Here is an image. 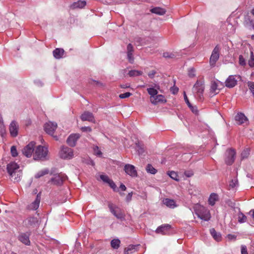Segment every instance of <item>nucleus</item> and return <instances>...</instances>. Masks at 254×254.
<instances>
[{
    "mask_svg": "<svg viewBox=\"0 0 254 254\" xmlns=\"http://www.w3.org/2000/svg\"><path fill=\"white\" fill-rule=\"evenodd\" d=\"M67 179V176L64 173H56L50 178L49 183L57 186H61L64 182Z\"/></svg>",
    "mask_w": 254,
    "mask_h": 254,
    "instance_id": "1",
    "label": "nucleus"
},
{
    "mask_svg": "<svg viewBox=\"0 0 254 254\" xmlns=\"http://www.w3.org/2000/svg\"><path fill=\"white\" fill-rule=\"evenodd\" d=\"M195 214L199 218L204 221H209L211 218L209 211L203 206L196 207Z\"/></svg>",
    "mask_w": 254,
    "mask_h": 254,
    "instance_id": "2",
    "label": "nucleus"
},
{
    "mask_svg": "<svg viewBox=\"0 0 254 254\" xmlns=\"http://www.w3.org/2000/svg\"><path fill=\"white\" fill-rule=\"evenodd\" d=\"M110 212L118 219L121 221L125 220V214L121 208L114 205L112 203L109 202L108 204Z\"/></svg>",
    "mask_w": 254,
    "mask_h": 254,
    "instance_id": "3",
    "label": "nucleus"
},
{
    "mask_svg": "<svg viewBox=\"0 0 254 254\" xmlns=\"http://www.w3.org/2000/svg\"><path fill=\"white\" fill-rule=\"evenodd\" d=\"M47 148L41 145L38 146L33 155L34 159L39 160L45 159L47 155Z\"/></svg>",
    "mask_w": 254,
    "mask_h": 254,
    "instance_id": "4",
    "label": "nucleus"
},
{
    "mask_svg": "<svg viewBox=\"0 0 254 254\" xmlns=\"http://www.w3.org/2000/svg\"><path fill=\"white\" fill-rule=\"evenodd\" d=\"M204 89V86L203 83L200 81L197 80L193 87L192 91L195 94V96H197L201 100L203 96Z\"/></svg>",
    "mask_w": 254,
    "mask_h": 254,
    "instance_id": "5",
    "label": "nucleus"
},
{
    "mask_svg": "<svg viewBox=\"0 0 254 254\" xmlns=\"http://www.w3.org/2000/svg\"><path fill=\"white\" fill-rule=\"evenodd\" d=\"M220 47L216 45L212 51L211 55L209 60V63L211 66H215L216 62L219 58Z\"/></svg>",
    "mask_w": 254,
    "mask_h": 254,
    "instance_id": "6",
    "label": "nucleus"
},
{
    "mask_svg": "<svg viewBox=\"0 0 254 254\" xmlns=\"http://www.w3.org/2000/svg\"><path fill=\"white\" fill-rule=\"evenodd\" d=\"M224 87V84L218 81L216 82L215 81H212L211 83L210 92L211 94L213 95L219 93L220 90Z\"/></svg>",
    "mask_w": 254,
    "mask_h": 254,
    "instance_id": "7",
    "label": "nucleus"
},
{
    "mask_svg": "<svg viewBox=\"0 0 254 254\" xmlns=\"http://www.w3.org/2000/svg\"><path fill=\"white\" fill-rule=\"evenodd\" d=\"M61 157L63 159H71L73 156V150L67 146H63L60 152Z\"/></svg>",
    "mask_w": 254,
    "mask_h": 254,
    "instance_id": "8",
    "label": "nucleus"
},
{
    "mask_svg": "<svg viewBox=\"0 0 254 254\" xmlns=\"http://www.w3.org/2000/svg\"><path fill=\"white\" fill-rule=\"evenodd\" d=\"M235 156L236 152L235 150L233 149L227 150L226 152L225 163L228 165H231L235 161Z\"/></svg>",
    "mask_w": 254,
    "mask_h": 254,
    "instance_id": "9",
    "label": "nucleus"
},
{
    "mask_svg": "<svg viewBox=\"0 0 254 254\" xmlns=\"http://www.w3.org/2000/svg\"><path fill=\"white\" fill-rule=\"evenodd\" d=\"M240 78V76H237L236 75H231L228 76L225 82V85L226 87L229 88H232L235 87L237 84V79Z\"/></svg>",
    "mask_w": 254,
    "mask_h": 254,
    "instance_id": "10",
    "label": "nucleus"
},
{
    "mask_svg": "<svg viewBox=\"0 0 254 254\" xmlns=\"http://www.w3.org/2000/svg\"><path fill=\"white\" fill-rule=\"evenodd\" d=\"M36 144L35 141H31L22 150L23 154L27 157H30L33 153L34 147Z\"/></svg>",
    "mask_w": 254,
    "mask_h": 254,
    "instance_id": "11",
    "label": "nucleus"
},
{
    "mask_svg": "<svg viewBox=\"0 0 254 254\" xmlns=\"http://www.w3.org/2000/svg\"><path fill=\"white\" fill-rule=\"evenodd\" d=\"M82 121H88L92 123H95V119L93 114L89 111L84 112L80 117Z\"/></svg>",
    "mask_w": 254,
    "mask_h": 254,
    "instance_id": "12",
    "label": "nucleus"
},
{
    "mask_svg": "<svg viewBox=\"0 0 254 254\" xmlns=\"http://www.w3.org/2000/svg\"><path fill=\"white\" fill-rule=\"evenodd\" d=\"M9 130L11 136L13 137L17 136L19 130V125L18 123L15 121H12L9 125Z\"/></svg>",
    "mask_w": 254,
    "mask_h": 254,
    "instance_id": "13",
    "label": "nucleus"
},
{
    "mask_svg": "<svg viewBox=\"0 0 254 254\" xmlns=\"http://www.w3.org/2000/svg\"><path fill=\"white\" fill-rule=\"evenodd\" d=\"M124 170L126 173L132 177H136L137 176V171L135 167L129 164L125 165Z\"/></svg>",
    "mask_w": 254,
    "mask_h": 254,
    "instance_id": "14",
    "label": "nucleus"
},
{
    "mask_svg": "<svg viewBox=\"0 0 254 254\" xmlns=\"http://www.w3.org/2000/svg\"><path fill=\"white\" fill-rule=\"evenodd\" d=\"M80 137V135L79 133L71 134L67 138L66 142L70 146L74 147Z\"/></svg>",
    "mask_w": 254,
    "mask_h": 254,
    "instance_id": "15",
    "label": "nucleus"
},
{
    "mask_svg": "<svg viewBox=\"0 0 254 254\" xmlns=\"http://www.w3.org/2000/svg\"><path fill=\"white\" fill-rule=\"evenodd\" d=\"M171 229V226L168 224H163L159 226L156 230L155 232L157 234H161L162 235H167L169 233V231Z\"/></svg>",
    "mask_w": 254,
    "mask_h": 254,
    "instance_id": "16",
    "label": "nucleus"
},
{
    "mask_svg": "<svg viewBox=\"0 0 254 254\" xmlns=\"http://www.w3.org/2000/svg\"><path fill=\"white\" fill-rule=\"evenodd\" d=\"M25 225L29 228H35L39 225V221L37 217H30L25 220Z\"/></svg>",
    "mask_w": 254,
    "mask_h": 254,
    "instance_id": "17",
    "label": "nucleus"
},
{
    "mask_svg": "<svg viewBox=\"0 0 254 254\" xmlns=\"http://www.w3.org/2000/svg\"><path fill=\"white\" fill-rule=\"evenodd\" d=\"M49 135H50L53 137L55 140H58L59 138L58 136L54 135V131L57 128V124L55 122H49Z\"/></svg>",
    "mask_w": 254,
    "mask_h": 254,
    "instance_id": "18",
    "label": "nucleus"
},
{
    "mask_svg": "<svg viewBox=\"0 0 254 254\" xmlns=\"http://www.w3.org/2000/svg\"><path fill=\"white\" fill-rule=\"evenodd\" d=\"M133 48L131 44H128L127 46V59L130 64L134 62V58L133 56Z\"/></svg>",
    "mask_w": 254,
    "mask_h": 254,
    "instance_id": "19",
    "label": "nucleus"
},
{
    "mask_svg": "<svg viewBox=\"0 0 254 254\" xmlns=\"http://www.w3.org/2000/svg\"><path fill=\"white\" fill-rule=\"evenodd\" d=\"M7 171L9 174L14 173L15 172L19 171V165L15 162H10L7 165Z\"/></svg>",
    "mask_w": 254,
    "mask_h": 254,
    "instance_id": "20",
    "label": "nucleus"
},
{
    "mask_svg": "<svg viewBox=\"0 0 254 254\" xmlns=\"http://www.w3.org/2000/svg\"><path fill=\"white\" fill-rule=\"evenodd\" d=\"M153 99H150V101L152 104L155 105H157L158 103H165L167 102V100L165 98L164 96L161 94H157Z\"/></svg>",
    "mask_w": 254,
    "mask_h": 254,
    "instance_id": "21",
    "label": "nucleus"
},
{
    "mask_svg": "<svg viewBox=\"0 0 254 254\" xmlns=\"http://www.w3.org/2000/svg\"><path fill=\"white\" fill-rule=\"evenodd\" d=\"M41 198V192H39L37 195L36 199L34 201L28 205V209L30 210H36L39 206Z\"/></svg>",
    "mask_w": 254,
    "mask_h": 254,
    "instance_id": "22",
    "label": "nucleus"
},
{
    "mask_svg": "<svg viewBox=\"0 0 254 254\" xmlns=\"http://www.w3.org/2000/svg\"><path fill=\"white\" fill-rule=\"evenodd\" d=\"M244 24L246 27L250 30L254 29V22L249 15L245 16Z\"/></svg>",
    "mask_w": 254,
    "mask_h": 254,
    "instance_id": "23",
    "label": "nucleus"
},
{
    "mask_svg": "<svg viewBox=\"0 0 254 254\" xmlns=\"http://www.w3.org/2000/svg\"><path fill=\"white\" fill-rule=\"evenodd\" d=\"M22 175V173L21 170L15 172L14 173H11L10 174H9L11 181H13L14 182H18L20 181Z\"/></svg>",
    "mask_w": 254,
    "mask_h": 254,
    "instance_id": "24",
    "label": "nucleus"
},
{
    "mask_svg": "<svg viewBox=\"0 0 254 254\" xmlns=\"http://www.w3.org/2000/svg\"><path fill=\"white\" fill-rule=\"evenodd\" d=\"M247 118L243 113H239L235 116V121L237 124L242 125L247 121Z\"/></svg>",
    "mask_w": 254,
    "mask_h": 254,
    "instance_id": "25",
    "label": "nucleus"
},
{
    "mask_svg": "<svg viewBox=\"0 0 254 254\" xmlns=\"http://www.w3.org/2000/svg\"><path fill=\"white\" fill-rule=\"evenodd\" d=\"M60 243L58 241L54 239L49 238V250H50L52 252L53 250L52 249L57 250L58 249Z\"/></svg>",
    "mask_w": 254,
    "mask_h": 254,
    "instance_id": "26",
    "label": "nucleus"
},
{
    "mask_svg": "<svg viewBox=\"0 0 254 254\" xmlns=\"http://www.w3.org/2000/svg\"><path fill=\"white\" fill-rule=\"evenodd\" d=\"M86 2L84 0H78L73 2L70 6V8L72 9L76 8H81L85 6Z\"/></svg>",
    "mask_w": 254,
    "mask_h": 254,
    "instance_id": "27",
    "label": "nucleus"
},
{
    "mask_svg": "<svg viewBox=\"0 0 254 254\" xmlns=\"http://www.w3.org/2000/svg\"><path fill=\"white\" fill-rule=\"evenodd\" d=\"M18 239L20 242H21L25 245H29L30 244V242L29 240V236L27 234L22 233L20 234L19 236Z\"/></svg>",
    "mask_w": 254,
    "mask_h": 254,
    "instance_id": "28",
    "label": "nucleus"
},
{
    "mask_svg": "<svg viewBox=\"0 0 254 254\" xmlns=\"http://www.w3.org/2000/svg\"><path fill=\"white\" fill-rule=\"evenodd\" d=\"M184 99H185L186 103H187V104L188 105V107L190 108V109L191 112L195 114V115L198 114V111L197 109L196 106H192L190 104L185 92H184Z\"/></svg>",
    "mask_w": 254,
    "mask_h": 254,
    "instance_id": "29",
    "label": "nucleus"
},
{
    "mask_svg": "<svg viewBox=\"0 0 254 254\" xmlns=\"http://www.w3.org/2000/svg\"><path fill=\"white\" fill-rule=\"evenodd\" d=\"M163 203L170 208H174L177 205L174 199L170 198H164Z\"/></svg>",
    "mask_w": 254,
    "mask_h": 254,
    "instance_id": "30",
    "label": "nucleus"
},
{
    "mask_svg": "<svg viewBox=\"0 0 254 254\" xmlns=\"http://www.w3.org/2000/svg\"><path fill=\"white\" fill-rule=\"evenodd\" d=\"M64 50L63 49L57 48L53 51V56L57 59H60L63 58L64 54Z\"/></svg>",
    "mask_w": 254,
    "mask_h": 254,
    "instance_id": "31",
    "label": "nucleus"
},
{
    "mask_svg": "<svg viewBox=\"0 0 254 254\" xmlns=\"http://www.w3.org/2000/svg\"><path fill=\"white\" fill-rule=\"evenodd\" d=\"M150 11L152 13H155L156 14L159 15H163L165 14L166 11L165 9L160 7H156L152 8L150 10Z\"/></svg>",
    "mask_w": 254,
    "mask_h": 254,
    "instance_id": "32",
    "label": "nucleus"
},
{
    "mask_svg": "<svg viewBox=\"0 0 254 254\" xmlns=\"http://www.w3.org/2000/svg\"><path fill=\"white\" fill-rule=\"evenodd\" d=\"M210 232L212 237L217 241H219L221 240V235L220 233L216 231L214 228L210 229Z\"/></svg>",
    "mask_w": 254,
    "mask_h": 254,
    "instance_id": "33",
    "label": "nucleus"
},
{
    "mask_svg": "<svg viewBox=\"0 0 254 254\" xmlns=\"http://www.w3.org/2000/svg\"><path fill=\"white\" fill-rule=\"evenodd\" d=\"M218 199V195L215 193H212L210 194L209 199L208 202L210 205L213 206L215 204L216 201Z\"/></svg>",
    "mask_w": 254,
    "mask_h": 254,
    "instance_id": "34",
    "label": "nucleus"
},
{
    "mask_svg": "<svg viewBox=\"0 0 254 254\" xmlns=\"http://www.w3.org/2000/svg\"><path fill=\"white\" fill-rule=\"evenodd\" d=\"M121 241L119 239H114L111 241V246L114 249H118L120 246Z\"/></svg>",
    "mask_w": 254,
    "mask_h": 254,
    "instance_id": "35",
    "label": "nucleus"
},
{
    "mask_svg": "<svg viewBox=\"0 0 254 254\" xmlns=\"http://www.w3.org/2000/svg\"><path fill=\"white\" fill-rule=\"evenodd\" d=\"M148 93L151 96L150 99H152L157 94L158 91L154 88H148L147 89Z\"/></svg>",
    "mask_w": 254,
    "mask_h": 254,
    "instance_id": "36",
    "label": "nucleus"
},
{
    "mask_svg": "<svg viewBox=\"0 0 254 254\" xmlns=\"http://www.w3.org/2000/svg\"><path fill=\"white\" fill-rule=\"evenodd\" d=\"M143 73L142 71L137 70H131L128 72V75L130 77L137 76L142 75Z\"/></svg>",
    "mask_w": 254,
    "mask_h": 254,
    "instance_id": "37",
    "label": "nucleus"
},
{
    "mask_svg": "<svg viewBox=\"0 0 254 254\" xmlns=\"http://www.w3.org/2000/svg\"><path fill=\"white\" fill-rule=\"evenodd\" d=\"M146 171L151 174H155L157 171L151 164H148L146 167Z\"/></svg>",
    "mask_w": 254,
    "mask_h": 254,
    "instance_id": "38",
    "label": "nucleus"
},
{
    "mask_svg": "<svg viewBox=\"0 0 254 254\" xmlns=\"http://www.w3.org/2000/svg\"><path fill=\"white\" fill-rule=\"evenodd\" d=\"M238 222L240 223L246 222L247 217L242 212L240 211L238 213Z\"/></svg>",
    "mask_w": 254,
    "mask_h": 254,
    "instance_id": "39",
    "label": "nucleus"
},
{
    "mask_svg": "<svg viewBox=\"0 0 254 254\" xmlns=\"http://www.w3.org/2000/svg\"><path fill=\"white\" fill-rule=\"evenodd\" d=\"M136 149L137 150L138 153L139 155H142L144 152V150L143 148V145H141L139 143V142H136Z\"/></svg>",
    "mask_w": 254,
    "mask_h": 254,
    "instance_id": "40",
    "label": "nucleus"
},
{
    "mask_svg": "<svg viewBox=\"0 0 254 254\" xmlns=\"http://www.w3.org/2000/svg\"><path fill=\"white\" fill-rule=\"evenodd\" d=\"M136 247V246L133 245H129L128 247L124 249V254H128L129 253H132V250H134Z\"/></svg>",
    "mask_w": 254,
    "mask_h": 254,
    "instance_id": "41",
    "label": "nucleus"
},
{
    "mask_svg": "<svg viewBox=\"0 0 254 254\" xmlns=\"http://www.w3.org/2000/svg\"><path fill=\"white\" fill-rule=\"evenodd\" d=\"M168 175L173 180L179 181V179L177 173L174 171H170L168 173Z\"/></svg>",
    "mask_w": 254,
    "mask_h": 254,
    "instance_id": "42",
    "label": "nucleus"
},
{
    "mask_svg": "<svg viewBox=\"0 0 254 254\" xmlns=\"http://www.w3.org/2000/svg\"><path fill=\"white\" fill-rule=\"evenodd\" d=\"M88 83L90 84L95 85L99 87H102L104 86L102 82L99 81L93 80L92 79H89Z\"/></svg>",
    "mask_w": 254,
    "mask_h": 254,
    "instance_id": "43",
    "label": "nucleus"
},
{
    "mask_svg": "<svg viewBox=\"0 0 254 254\" xmlns=\"http://www.w3.org/2000/svg\"><path fill=\"white\" fill-rule=\"evenodd\" d=\"M248 64L251 67H254V55L252 51L251 52L250 59L249 60Z\"/></svg>",
    "mask_w": 254,
    "mask_h": 254,
    "instance_id": "44",
    "label": "nucleus"
},
{
    "mask_svg": "<svg viewBox=\"0 0 254 254\" xmlns=\"http://www.w3.org/2000/svg\"><path fill=\"white\" fill-rule=\"evenodd\" d=\"M47 174H48V171L47 170L40 171L35 175V177L36 178H40Z\"/></svg>",
    "mask_w": 254,
    "mask_h": 254,
    "instance_id": "45",
    "label": "nucleus"
},
{
    "mask_svg": "<svg viewBox=\"0 0 254 254\" xmlns=\"http://www.w3.org/2000/svg\"><path fill=\"white\" fill-rule=\"evenodd\" d=\"M163 57L165 58H175L176 57V55L175 54L169 52H165L163 53Z\"/></svg>",
    "mask_w": 254,
    "mask_h": 254,
    "instance_id": "46",
    "label": "nucleus"
},
{
    "mask_svg": "<svg viewBox=\"0 0 254 254\" xmlns=\"http://www.w3.org/2000/svg\"><path fill=\"white\" fill-rule=\"evenodd\" d=\"M108 184L114 190V191H118V190L117 189V186L113 180L111 179L109 183H108Z\"/></svg>",
    "mask_w": 254,
    "mask_h": 254,
    "instance_id": "47",
    "label": "nucleus"
},
{
    "mask_svg": "<svg viewBox=\"0 0 254 254\" xmlns=\"http://www.w3.org/2000/svg\"><path fill=\"white\" fill-rule=\"evenodd\" d=\"M248 85L249 87V89L252 93L254 97V82L252 81H249L248 82Z\"/></svg>",
    "mask_w": 254,
    "mask_h": 254,
    "instance_id": "48",
    "label": "nucleus"
},
{
    "mask_svg": "<svg viewBox=\"0 0 254 254\" xmlns=\"http://www.w3.org/2000/svg\"><path fill=\"white\" fill-rule=\"evenodd\" d=\"M249 150L248 149H245L241 153V157L243 159L247 158L249 155Z\"/></svg>",
    "mask_w": 254,
    "mask_h": 254,
    "instance_id": "49",
    "label": "nucleus"
},
{
    "mask_svg": "<svg viewBox=\"0 0 254 254\" xmlns=\"http://www.w3.org/2000/svg\"><path fill=\"white\" fill-rule=\"evenodd\" d=\"M100 178L101 180H102L104 183H109L110 180H111L107 175H101L100 176Z\"/></svg>",
    "mask_w": 254,
    "mask_h": 254,
    "instance_id": "50",
    "label": "nucleus"
},
{
    "mask_svg": "<svg viewBox=\"0 0 254 254\" xmlns=\"http://www.w3.org/2000/svg\"><path fill=\"white\" fill-rule=\"evenodd\" d=\"M10 152H11V155L13 157H16L18 155L16 148L15 146H11V149H10Z\"/></svg>",
    "mask_w": 254,
    "mask_h": 254,
    "instance_id": "51",
    "label": "nucleus"
},
{
    "mask_svg": "<svg viewBox=\"0 0 254 254\" xmlns=\"http://www.w3.org/2000/svg\"><path fill=\"white\" fill-rule=\"evenodd\" d=\"M93 150L94 153L98 156H100L102 154L101 151L99 150L98 146H94L93 147Z\"/></svg>",
    "mask_w": 254,
    "mask_h": 254,
    "instance_id": "52",
    "label": "nucleus"
},
{
    "mask_svg": "<svg viewBox=\"0 0 254 254\" xmlns=\"http://www.w3.org/2000/svg\"><path fill=\"white\" fill-rule=\"evenodd\" d=\"M131 95V93H130V92H126V93H123V94H121L119 95V97L121 99H124V98H128V97H129Z\"/></svg>",
    "mask_w": 254,
    "mask_h": 254,
    "instance_id": "53",
    "label": "nucleus"
},
{
    "mask_svg": "<svg viewBox=\"0 0 254 254\" xmlns=\"http://www.w3.org/2000/svg\"><path fill=\"white\" fill-rule=\"evenodd\" d=\"M239 64L241 65L244 66L246 65V61L245 59L243 58V56L240 55L239 58Z\"/></svg>",
    "mask_w": 254,
    "mask_h": 254,
    "instance_id": "54",
    "label": "nucleus"
},
{
    "mask_svg": "<svg viewBox=\"0 0 254 254\" xmlns=\"http://www.w3.org/2000/svg\"><path fill=\"white\" fill-rule=\"evenodd\" d=\"M81 130L83 132H91L92 129L90 127H81Z\"/></svg>",
    "mask_w": 254,
    "mask_h": 254,
    "instance_id": "55",
    "label": "nucleus"
},
{
    "mask_svg": "<svg viewBox=\"0 0 254 254\" xmlns=\"http://www.w3.org/2000/svg\"><path fill=\"white\" fill-rule=\"evenodd\" d=\"M241 254H248L247 251V247L245 245H242L241 247Z\"/></svg>",
    "mask_w": 254,
    "mask_h": 254,
    "instance_id": "56",
    "label": "nucleus"
},
{
    "mask_svg": "<svg viewBox=\"0 0 254 254\" xmlns=\"http://www.w3.org/2000/svg\"><path fill=\"white\" fill-rule=\"evenodd\" d=\"M170 91L172 94H176L178 92L179 88L177 87L174 86L171 88Z\"/></svg>",
    "mask_w": 254,
    "mask_h": 254,
    "instance_id": "57",
    "label": "nucleus"
},
{
    "mask_svg": "<svg viewBox=\"0 0 254 254\" xmlns=\"http://www.w3.org/2000/svg\"><path fill=\"white\" fill-rule=\"evenodd\" d=\"M156 71L155 70H151L148 73V76L151 79H153L156 73Z\"/></svg>",
    "mask_w": 254,
    "mask_h": 254,
    "instance_id": "58",
    "label": "nucleus"
},
{
    "mask_svg": "<svg viewBox=\"0 0 254 254\" xmlns=\"http://www.w3.org/2000/svg\"><path fill=\"white\" fill-rule=\"evenodd\" d=\"M5 132V128L3 124H0V133L2 135Z\"/></svg>",
    "mask_w": 254,
    "mask_h": 254,
    "instance_id": "59",
    "label": "nucleus"
},
{
    "mask_svg": "<svg viewBox=\"0 0 254 254\" xmlns=\"http://www.w3.org/2000/svg\"><path fill=\"white\" fill-rule=\"evenodd\" d=\"M237 182V181L235 180H231V182L229 183V187L230 188H234L236 186V183Z\"/></svg>",
    "mask_w": 254,
    "mask_h": 254,
    "instance_id": "60",
    "label": "nucleus"
},
{
    "mask_svg": "<svg viewBox=\"0 0 254 254\" xmlns=\"http://www.w3.org/2000/svg\"><path fill=\"white\" fill-rule=\"evenodd\" d=\"M132 196V192H129L126 196V200L127 202H128L131 200Z\"/></svg>",
    "mask_w": 254,
    "mask_h": 254,
    "instance_id": "61",
    "label": "nucleus"
},
{
    "mask_svg": "<svg viewBox=\"0 0 254 254\" xmlns=\"http://www.w3.org/2000/svg\"><path fill=\"white\" fill-rule=\"evenodd\" d=\"M184 174L187 177H190L193 175V173L191 171H187L185 172Z\"/></svg>",
    "mask_w": 254,
    "mask_h": 254,
    "instance_id": "62",
    "label": "nucleus"
},
{
    "mask_svg": "<svg viewBox=\"0 0 254 254\" xmlns=\"http://www.w3.org/2000/svg\"><path fill=\"white\" fill-rule=\"evenodd\" d=\"M189 76L190 77H193L195 76V70L194 69H191L189 71Z\"/></svg>",
    "mask_w": 254,
    "mask_h": 254,
    "instance_id": "63",
    "label": "nucleus"
},
{
    "mask_svg": "<svg viewBox=\"0 0 254 254\" xmlns=\"http://www.w3.org/2000/svg\"><path fill=\"white\" fill-rule=\"evenodd\" d=\"M56 173H58V169L56 168H53L51 169L50 171V174L52 176L54 175V174H55Z\"/></svg>",
    "mask_w": 254,
    "mask_h": 254,
    "instance_id": "64",
    "label": "nucleus"
}]
</instances>
